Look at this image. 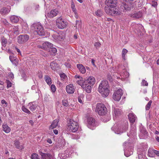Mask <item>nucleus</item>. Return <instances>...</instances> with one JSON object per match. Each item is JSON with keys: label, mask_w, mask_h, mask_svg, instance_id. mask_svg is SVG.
I'll list each match as a JSON object with an SVG mask.
<instances>
[{"label": "nucleus", "mask_w": 159, "mask_h": 159, "mask_svg": "<svg viewBox=\"0 0 159 159\" xmlns=\"http://www.w3.org/2000/svg\"><path fill=\"white\" fill-rule=\"evenodd\" d=\"M77 67L79 71L81 73L84 74L86 72V69L85 67L82 64H77Z\"/></svg>", "instance_id": "a211bd4d"}, {"label": "nucleus", "mask_w": 159, "mask_h": 159, "mask_svg": "<svg viewBox=\"0 0 159 159\" xmlns=\"http://www.w3.org/2000/svg\"><path fill=\"white\" fill-rule=\"evenodd\" d=\"M75 27H76V28L78 27V29H79V28H81V22L80 21H79V20H76V25L75 26Z\"/></svg>", "instance_id": "c9c22d12"}, {"label": "nucleus", "mask_w": 159, "mask_h": 159, "mask_svg": "<svg viewBox=\"0 0 159 159\" xmlns=\"http://www.w3.org/2000/svg\"><path fill=\"white\" fill-rule=\"evenodd\" d=\"M142 85L143 86H147L148 85L147 82L145 80H143L141 83Z\"/></svg>", "instance_id": "a18cd8bd"}, {"label": "nucleus", "mask_w": 159, "mask_h": 159, "mask_svg": "<svg viewBox=\"0 0 159 159\" xmlns=\"http://www.w3.org/2000/svg\"><path fill=\"white\" fill-rule=\"evenodd\" d=\"M94 62H95V60L93 59H92V61H91V63L92 64V65L93 66H95V64H94Z\"/></svg>", "instance_id": "774afa93"}, {"label": "nucleus", "mask_w": 159, "mask_h": 159, "mask_svg": "<svg viewBox=\"0 0 159 159\" xmlns=\"http://www.w3.org/2000/svg\"><path fill=\"white\" fill-rule=\"evenodd\" d=\"M9 76L10 79H13L14 78V75L12 73H11L9 74Z\"/></svg>", "instance_id": "864d4df0"}, {"label": "nucleus", "mask_w": 159, "mask_h": 159, "mask_svg": "<svg viewBox=\"0 0 159 159\" xmlns=\"http://www.w3.org/2000/svg\"><path fill=\"white\" fill-rule=\"evenodd\" d=\"M30 157L31 159H40L38 154L36 153H32Z\"/></svg>", "instance_id": "2f4dec72"}, {"label": "nucleus", "mask_w": 159, "mask_h": 159, "mask_svg": "<svg viewBox=\"0 0 159 159\" xmlns=\"http://www.w3.org/2000/svg\"><path fill=\"white\" fill-rule=\"evenodd\" d=\"M53 47V44L48 42H45L42 44V45H38L37 47L38 48H41L44 50H48L49 48Z\"/></svg>", "instance_id": "f8f14e48"}, {"label": "nucleus", "mask_w": 159, "mask_h": 159, "mask_svg": "<svg viewBox=\"0 0 159 159\" xmlns=\"http://www.w3.org/2000/svg\"><path fill=\"white\" fill-rule=\"evenodd\" d=\"M155 152V155H156L157 156H159V151H157L156 150Z\"/></svg>", "instance_id": "0e129e2a"}, {"label": "nucleus", "mask_w": 159, "mask_h": 159, "mask_svg": "<svg viewBox=\"0 0 159 159\" xmlns=\"http://www.w3.org/2000/svg\"><path fill=\"white\" fill-rule=\"evenodd\" d=\"M45 81L48 85H50L52 83L50 77L48 76H46L45 77Z\"/></svg>", "instance_id": "c756f323"}, {"label": "nucleus", "mask_w": 159, "mask_h": 159, "mask_svg": "<svg viewBox=\"0 0 159 159\" xmlns=\"http://www.w3.org/2000/svg\"><path fill=\"white\" fill-rule=\"evenodd\" d=\"M48 51L50 52L51 54H52L57 52V50L56 48H53V46L49 48Z\"/></svg>", "instance_id": "c85d7f7f"}, {"label": "nucleus", "mask_w": 159, "mask_h": 159, "mask_svg": "<svg viewBox=\"0 0 159 159\" xmlns=\"http://www.w3.org/2000/svg\"><path fill=\"white\" fill-rule=\"evenodd\" d=\"M106 11V13L107 14H109V15H111V11Z\"/></svg>", "instance_id": "bf43d9fd"}, {"label": "nucleus", "mask_w": 159, "mask_h": 159, "mask_svg": "<svg viewBox=\"0 0 159 159\" xmlns=\"http://www.w3.org/2000/svg\"><path fill=\"white\" fill-rule=\"evenodd\" d=\"M32 30H34L38 35L40 36H44L45 32L42 26L39 23H35L32 25Z\"/></svg>", "instance_id": "20e7f679"}, {"label": "nucleus", "mask_w": 159, "mask_h": 159, "mask_svg": "<svg viewBox=\"0 0 159 159\" xmlns=\"http://www.w3.org/2000/svg\"><path fill=\"white\" fill-rule=\"evenodd\" d=\"M56 25L58 28L62 29L66 27L68 23L65 19L60 17L57 19Z\"/></svg>", "instance_id": "0eeeda50"}, {"label": "nucleus", "mask_w": 159, "mask_h": 159, "mask_svg": "<svg viewBox=\"0 0 159 159\" xmlns=\"http://www.w3.org/2000/svg\"><path fill=\"white\" fill-rule=\"evenodd\" d=\"M105 3L107 5L105 8H109L108 10H112V8H114L116 6V0H106Z\"/></svg>", "instance_id": "6e6552de"}, {"label": "nucleus", "mask_w": 159, "mask_h": 159, "mask_svg": "<svg viewBox=\"0 0 159 159\" xmlns=\"http://www.w3.org/2000/svg\"><path fill=\"white\" fill-rule=\"evenodd\" d=\"M1 22L6 26H9V23L5 19H2L1 21Z\"/></svg>", "instance_id": "f704fd0d"}, {"label": "nucleus", "mask_w": 159, "mask_h": 159, "mask_svg": "<svg viewBox=\"0 0 159 159\" xmlns=\"http://www.w3.org/2000/svg\"><path fill=\"white\" fill-rule=\"evenodd\" d=\"M51 89L52 92H54L56 91L55 86L54 85L52 84L51 86Z\"/></svg>", "instance_id": "3c124183"}, {"label": "nucleus", "mask_w": 159, "mask_h": 159, "mask_svg": "<svg viewBox=\"0 0 159 159\" xmlns=\"http://www.w3.org/2000/svg\"><path fill=\"white\" fill-rule=\"evenodd\" d=\"M75 78H79L80 80H83V78H82L80 76V75H75Z\"/></svg>", "instance_id": "6e6d98bb"}, {"label": "nucleus", "mask_w": 159, "mask_h": 159, "mask_svg": "<svg viewBox=\"0 0 159 159\" xmlns=\"http://www.w3.org/2000/svg\"><path fill=\"white\" fill-rule=\"evenodd\" d=\"M73 12L75 14V16L76 18H78L79 17L76 14V11H73Z\"/></svg>", "instance_id": "052dcab7"}, {"label": "nucleus", "mask_w": 159, "mask_h": 159, "mask_svg": "<svg viewBox=\"0 0 159 159\" xmlns=\"http://www.w3.org/2000/svg\"><path fill=\"white\" fill-rule=\"evenodd\" d=\"M66 90L67 92L69 94H72L75 91V89L73 84H69L66 87Z\"/></svg>", "instance_id": "2eb2a0df"}, {"label": "nucleus", "mask_w": 159, "mask_h": 159, "mask_svg": "<svg viewBox=\"0 0 159 159\" xmlns=\"http://www.w3.org/2000/svg\"><path fill=\"white\" fill-rule=\"evenodd\" d=\"M29 39V36L26 34L20 35L17 37V42L20 44H23Z\"/></svg>", "instance_id": "9d476101"}, {"label": "nucleus", "mask_w": 159, "mask_h": 159, "mask_svg": "<svg viewBox=\"0 0 159 159\" xmlns=\"http://www.w3.org/2000/svg\"><path fill=\"white\" fill-rule=\"evenodd\" d=\"M111 15L115 16L116 15L119 14V12L118 11H111Z\"/></svg>", "instance_id": "09e8293b"}, {"label": "nucleus", "mask_w": 159, "mask_h": 159, "mask_svg": "<svg viewBox=\"0 0 159 159\" xmlns=\"http://www.w3.org/2000/svg\"><path fill=\"white\" fill-rule=\"evenodd\" d=\"M6 83L7 84V88H10L12 84L9 80H7Z\"/></svg>", "instance_id": "49530a36"}, {"label": "nucleus", "mask_w": 159, "mask_h": 159, "mask_svg": "<svg viewBox=\"0 0 159 159\" xmlns=\"http://www.w3.org/2000/svg\"><path fill=\"white\" fill-rule=\"evenodd\" d=\"M75 6L74 5V2H72V3H71V8H72V9H73V10H74L75 8Z\"/></svg>", "instance_id": "680f3d73"}, {"label": "nucleus", "mask_w": 159, "mask_h": 159, "mask_svg": "<svg viewBox=\"0 0 159 159\" xmlns=\"http://www.w3.org/2000/svg\"><path fill=\"white\" fill-rule=\"evenodd\" d=\"M128 128V124L127 121L122 125L115 124L111 128V129L117 134H120L126 131Z\"/></svg>", "instance_id": "7ed1b4c3"}, {"label": "nucleus", "mask_w": 159, "mask_h": 159, "mask_svg": "<svg viewBox=\"0 0 159 159\" xmlns=\"http://www.w3.org/2000/svg\"><path fill=\"white\" fill-rule=\"evenodd\" d=\"M15 58H16L14 57L12 55H11L9 56V59L11 62L13 60L15 59Z\"/></svg>", "instance_id": "603ef678"}, {"label": "nucleus", "mask_w": 159, "mask_h": 159, "mask_svg": "<svg viewBox=\"0 0 159 159\" xmlns=\"http://www.w3.org/2000/svg\"><path fill=\"white\" fill-rule=\"evenodd\" d=\"M22 110L24 112L28 114H30V112L25 107L23 106L22 108Z\"/></svg>", "instance_id": "4c0bfd02"}, {"label": "nucleus", "mask_w": 159, "mask_h": 159, "mask_svg": "<svg viewBox=\"0 0 159 159\" xmlns=\"http://www.w3.org/2000/svg\"><path fill=\"white\" fill-rule=\"evenodd\" d=\"M128 52V50L125 48H123L122 49V57L124 60H125V55Z\"/></svg>", "instance_id": "7c9ffc66"}, {"label": "nucleus", "mask_w": 159, "mask_h": 159, "mask_svg": "<svg viewBox=\"0 0 159 159\" xmlns=\"http://www.w3.org/2000/svg\"><path fill=\"white\" fill-rule=\"evenodd\" d=\"M95 80L92 76L89 77L85 80H80L76 81V83L81 87L88 93H90L91 91L92 85L94 84Z\"/></svg>", "instance_id": "f257e3e1"}, {"label": "nucleus", "mask_w": 159, "mask_h": 159, "mask_svg": "<svg viewBox=\"0 0 159 159\" xmlns=\"http://www.w3.org/2000/svg\"><path fill=\"white\" fill-rule=\"evenodd\" d=\"M142 16L141 12L140 11H138L136 13H134V14H132L131 16L133 17L136 18H138L141 17Z\"/></svg>", "instance_id": "393cba45"}, {"label": "nucleus", "mask_w": 159, "mask_h": 159, "mask_svg": "<svg viewBox=\"0 0 159 159\" xmlns=\"http://www.w3.org/2000/svg\"><path fill=\"white\" fill-rule=\"evenodd\" d=\"M60 76L61 79L63 80H64L67 77V76L64 73L60 74Z\"/></svg>", "instance_id": "a19ab883"}, {"label": "nucleus", "mask_w": 159, "mask_h": 159, "mask_svg": "<svg viewBox=\"0 0 159 159\" xmlns=\"http://www.w3.org/2000/svg\"><path fill=\"white\" fill-rule=\"evenodd\" d=\"M29 109L31 111H34L36 109L37 106L36 104H33L31 103H29Z\"/></svg>", "instance_id": "cd10ccee"}, {"label": "nucleus", "mask_w": 159, "mask_h": 159, "mask_svg": "<svg viewBox=\"0 0 159 159\" xmlns=\"http://www.w3.org/2000/svg\"><path fill=\"white\" fill-rule=\"evenodd\" d=\"M2 127L3 131L6 133H8L11 131V129L7 124L3 125Z\"/></svg>", "instance_id": "a878e982"}, {"label": "nucleus", "mask_w": 159, "mask_h": 159, "mask_svg": "<svg viewBox=\"0 0 159 159\" xmlns=\"http://www.w3.org/2000/svg\"><path fill=\"white\" fill-rule=\"evenodd\" d=\"M95 14L97 16L100 17L102 16V13L101 11H95Z\"/></svg>", "instance_id": "e433bc0d"}, {"label": "nucleus", "mask_w": 159, "mask_h": 159, "mask_svg": "<svg viewBox=\"0 0 159 159\" xmlns=\"http://www.w3.org/2000/svg\"><path fill=\"white\" fill-rule=\"evenodd\" d=\"M123 93L122 90L121 89H119L114 93L112 96L113 98L115 101H118L120 100Z\"/></svg>", "instance_id": "1a4fd4ad"}, {"label": "nucleus", "mask_w": 159, "mask_h": 159, "mask_svg": "<svg viewBox=\"0 0 159 159\" xmlns=\"http://www.w3.org/2000/svg\"><path fill=\"white\" fill-rule=\"evenodd\" d=\"M14 145L16 148L21 150L24 148L23 146L20 145V142L17 140H15L14 141Z\"/></svg>", "instance_id": "aec40b11"}, {"label": "nucleus", "mask_w": 159, "mask_h": 159, "mask_svg": "<svg viewBox=\"0 0 159 159\" xmlns=\"http://www.w3.org/2000/svg\"><path fill=\"white\" fill-rule=\"evenodd\" d=\"M87 122L88 126L90 129L92 128V127L95 126L97 125L95 119L92 117H89L87 119Z\"/></svg>", "instance_id": "ddd939ff"}, {"label": "nucleus", "mask_w": 159, "mask_h": 159, "mask_svg": "<svg viewBox=\"0 0 159 159\" xmlns=\"http://www.w3.org/2000/svg\"><path fill=\"white\" fill-rule=\"evenodd\" d=\"M79 127L78 123L72 120H70V123L68 125L67 129L72 132H76Z\"/></svg>", "instance_id": "423d86ee"}, {"label": "nucleus", "mask_w": 159, "mask_h": 159, "mask_svg": "<svg viewBox=\"0 0 159 159\" xmlns=\"http://www.w3.org/2000/svg\"><path fill=\"white\" fill-rule=\"evenodd\" d=\"M40 155L41 156V159H52V157L51 154L49 153H43L41 152Z\"/></svg>", "instance_id": "f3484780"}, {"label": "nucleus", "mask_w": 159, "mask_h": 159, "mask_svg": "<svg viewBox=\"0 0 159 159\" xmlns=\"http://www.w3.org/2000/svg\"><path fill=\"white\" fill-rule=\"evenodd\" d=\"M152 102V101L151 100H150L147 104L145 107L146 110H148L150 109Z\"/></svg>", "instance_id": "72a5a7b5"}, {"label": "nucleus", "mask_w": 159, "mask_h": 159, "mask_svg": "<svg viewBox=\"0 0 159 159\" xmlns=\"http://www.w3.org/2000/svg\"><path fill=\"white\" fill-rule=\"evenodd\" d=\"M65 34L63 33L52 35L53 40L56 42L63 40L65 39Z\"/></svg>", "instance_id": "9b49d317"}, {"label": "nucleus", "mask_w": 159, "mask_h": 159, "mask_svg": "<svg viewBox=\"0 0 159 159\" xmlns=\"http://www.w3.org/2000/svg\"><path fill=\"white\" fill-rule=\"evenodd\" d=\"M155 151L156 150L152 148H149L148 152L149 156L151 157H154L155 155Z\"/></svg>", "instance_id": "412c9836"}, {"label": "nucleus", "mask_w": 159, "mask_h": 159, "mask_svg": "<svg viewBox=\"0 0 159 159\" xmlns=\"http://www.w3.org/2000/svg\"><path fill=\"white\" fill-rule=\"evenodd\" d=\"M10 11H0V13L2 15H5L9 13Z\"/></svg>", "instance_id": "c03bdc74"}, {"label": "nucleus", "mask_w": 159, "mask_h": 159, "mask_svg": "<svg viewBox=\"0 0 159 159\" xmlns=\"http://www.w3.org/2000/svg\"><path fill=\"white\" fill-rule=\"evenodd\" d=\"M101 45V43L98 42H96L94 44V46L97 49H98L100 47Z\"/></svg>", "instance_id": "ea45409f"}, {"label": "nucleus", "mask_w": 159, "mask_h": 159, "mask_svg": "<svg viewBox=\"0 0 159 159\" xmlns=\"http://www.w3.org/2000/svg\"><path fill=\"white\" fill-rule=\"evenodd\" d=\"M7 43V40L4 37L2 38L1 43L2 46V49L3 47L5 48Z\"/></svg>", "instance_id": "bb28decb"}, {"label": "nucleus", "mask_w": 159, "mask_h": 159, "mask_svg": "<svg viewBox=\"0 0 159 159\" xmlns=\"http://www.w3.org/2000/svg\"><path fill=\"white\" fill-rule=\"evenodd\" d=\"M107 109L105 105L102 103H98L96 107V111L100 116L104 115L107 113Z\"/></svg>", "instance_id": "39448f33"}, {"label": "nucleus", "mask_w": 159, "mask_h": 159, "mask_svg": "<svg viewBox=\"0 0 159 159\" xmlns=\"http://www.w3.org/2000/svg\"><path fill=\"white\" fill-rule=\"evenodd\" d=\"M53 132L55 134H58V130L57 129H54L53 130Z\"/></svg>", "instance_id": "e2e57ef3"}, {"label": "nucleus", "mask_w": 159, "mask_h": 159, "mask_svg": "<svg viewBox=\"0 0 159 159\" xmlns=\"http://www.w3.org/2000/svg\"><path fill=\"white\" fill-rule=\"evenodd\" d=\"M78 101L79 102H80L81 103H83V101L82 100L81 98V97L80 96L78 98Z\"/></svg>", "instance_id": "13d9d810"}, {"label": "nucleus", "mask_w": 159, "mask_h": 159, "mask_svg": "<svg viewBox=\"0 0 159 159\" xmlns=\"http://www.w3.org/2000/svg\"><path fill=\"white\" fill-rule=\"evenodd\" d=\"M11 30L14 34H17L18 33V28L17 27H14Z\"/></svg>", "instance_id": "473e14b6"}, {"label": "nucleus", "mask_w": 159, "mask_h": 159, "mask_svg": "<svg viewBox=\"0 0 159 159\" xmlns=\"http://www.w3.org/2000/svg\"><path fill=\"white\" fill-rule=\"evenodd\" d=\"M145 157V155L143 153L139 154L138 155L139 159H146Z\"/></svg>", "instance_id": "79ce46f5"}, {"label": "nucleus", "mask_w": 159, "mask_h": 159, "mask_svg": "<svg viewBox=\"0 0 159 159\" xmlns=\"http://www.w3.org/2000/svg\"><path fill=\"white\" fill-rule=\"evenodd\" d=\"M58 13L57 11H47L46 16L48 17L51 18L56 16Z\"/></svg>", "instance_id": "4468645a"}, {"label": "nucleus", "mask_w": 159, "mask_h": 159, "mask_svg": "<svg viewBox=\"0 0 159 159\" xmlns=\"http://www.w3.org/2000/svg\"><path fill=\"white\" fill-rule=\"evenodd\" d=\"M157 3L156 2H153L152 3V6L156 7L157 6Z\"/></svg>", "instance_id": "5fc2aeb1"}, {"label": "nucleus", "mask_w": 159, "mask_h": 159, "mask_svg": "<svg viewBox=\"0 0 159 159\" xmlns=\"http://www.w3.org/2000/svg\"><path fill=\"white\" fill-rule=\"evenodd\" d=\"M10 19L11 21L13 23H16L19 20V18L17 16L13 15L10 17Z\"/></svg>", "instance_id": "4be33fe9"}, {"label": "nucleus", "mask_w": 159, "mask_h": 159, "mask_svg": "<svg viewBox=\"0 0 159 159\" xmlns=\"http://www.w3.org/2000/svg\"><path fill=\"white\" fill-rule=\"evenodd\" d=\"M108 87V82L106 81H102L99 85L98 91L104 98L107 97L109 94Z\"/></svg>", "instance_id": "f03ea898"}, {"label": "nucleus", "mask_w": 159, "mask_h": 159, "mask_svg": "<svg viewBox=\"0 0 159 159\" xmlns=\"http://www.w3.org/2000/svg\"><path fill=\"white\" fill-rule=\"evenodd\" d=\"M62 103L64 106L67 107L68 105V102L66 100H62Z\"/></svg>", "instance_id": "37998d69"}, {"label": "nucleus", "mask_w": 159, "mask_h": 159, "mask_svg": "<svg viewBox=\"0 0 159 159\" xmlns=\"http://www.w3.org/2000/svg\"><path fill=\"white\" fill-rule=\"evenodd\" d=\"M34 6L36 7V8H35V9H37L39 8V5L37 4H35L34 5Z\"/></svg>", "instance_id": "338daca9"}, {"label": "nucleus", "mask_w": 159, "mask_h": 159, "mask_svg": "<svg viewBox=\"0 0 159 159\" xmlns=\"http://www.w3.org/2000/svg\"><path fill=\"white\" fill-rule=\"evenodd\" d=\"M120 9L123 10H129L131 9L127 4L125 2L122 3V4L120 6Z\"/></svg>", "instance_id": "5701e85b"}, {"label": "nucleus", "mask_w": 159, "mask_h": 159, "mask_svg": "<svg viewBox=\"0 0 159 159\" xmlns=\"http://www.w3.org/2000/svg\"><path fill=\"white\" fill-rule=\"evenodd\" d=\"M18 60L16 58H15L14 60H13L11 62L13 64L15 65V66H17L18 64Z\"/></svg>", "instance_id": "58836bf2"}, {"label": "nucleus", "mask_w": 159, "mask_h": 159, "mask_svg": "<svg viewBox=\"0 0 159 159\" xmlns=\"http://www.w3.org/2000/svg\"><path fill=\"white\" fill-rule=\"evenodd\" d=\"M59 121L58 119H56L54 120L52 122L51 125L49 126V129H52L56 128L58 125Z\"/></svg>", "instance_id": "6ab92c4d"}, {"label": "nucleus", "mask_w": 159, "mask_h": 159, "mask_svg": "<svg viewBox=\"0 0 159 159\" xmlns=\"http://www.w3.org/2000/svg\"><path fill=\"white\" fill-rule=\"evenodd\" d=\"M136 25V27H139L141 29H142L143 28V26L140 24H137Z\"/></svg>", "instance_id": "4d7b16f0"}, {"label": "nucleus", "mask_w": 159, "mask_h": 159, "mask_svg": "<svg viewBox=\"0 0 159 159\" xmlns=\"http://www.w3.org/2000/svg\"><path fill=\"white\" fill-rule=\"evenodd\" d=\"M113 114H114L116 116H119L122 114V112L120 109L118 108H114L113 110Z\"/></svg>", "instance_id": "b1692460"}, {"label": "nucleus", "mask_w": 159, "mask_h": 159, "mask_svg": "<svg viewBox=\"0 0 159 159\" xmlns=\"http://www.w3.org/2000/svg\"><path fill=\"white\" fill-rule=\"evenodd\" d=\"M133 152L132 151L130 152L129 153H128L127 152H125V155L126 157H128L131 154H132Z\"/></svg>", "instance_id": "de8ad7c7"}, {"label": "nucleus", "mask_w": 159, "mask_h": 159, "mask_svg": "<svg viewBox=\"0 0 159 159\" xmlns=\"http://www.w3.org/2000/svg\"><path fill=\"white\" fill-rule=\"evenodd\" d=\"M1 103L2 104H7V102L4 100H2Z\"/></svg>", "instance_id": "69168bd1"}, {"label": "nucleus", "mask_w": 159, "mask_h": 159, "mask_svg": "<svg viewBox=\"0 0 159 159\" xmlns=\"http://www.w3.org/2000/svg\"><path fill=\"white\" fill-rule=\"evenodd\" d=\"M55 64L57 65V64L53 62L51 63L50 66L52 69L55 70V68H54V66L55 65Z\"/></svg>", "instance_id": "8fccbe9b"}, {"label": "nucleus", "mask_w": 159, "mask_h": 159, "mask_svg": "<svg viewBox=\"0 0 159 159\" xmlns=\"http://www.w3.org/2000/svg\"><path fill=\"white\" fill-rule=\"evenodd\" d=\"M129 119L130 122L134 123L137 119L136 116L133 113H130L128 115Z\"/></svg>", "instance_id": "dca6fc26"}]
</instances>
